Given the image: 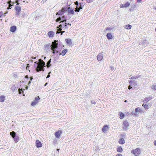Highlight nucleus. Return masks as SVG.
I'll return each mask as SVG.
<instances>
[{
  "label": "nucleus",
  "mask_w": 156,
  "mask_h": 156,
  "mask_svg": "<svg viewBox=\"0 0 156 156\" xmlns=\"http://www.w3.org/2000/svg\"><path fill=\"white\" fill-rule=\"evenodd\" d=\"M125 102H127V100H125Z\"/></svg>",
  "instance_id": "nucleus-60"
},
{
  "label": "nucleus",
  "mask_w": 156,
  "mask_h": 156,
  "mask_svg": "<svg viewBox=\"0 0 156 156\" xmlns=\"http://www.w3.org/2000/svg\"><path fill=\"white\" fill-rule=\"evenodd\" d=\"M40 99V98L39 96L37 97H36L35 100L33 101L31 103V105L32 106H34L35 105L37 104V103L38 101Z\"/></svg>",
  "instance_id": "nucleus-9"
},
{
  "label": "nucleus",
  "mask_w": 156,
  "mask_h": 156,
  "mask_svg": "<svg viewBox=\"0 0 156 156\" xmlns=\"http://www.w3.org/2000/svg\"><path fill=\"white\" fill-rule=\"evenodd\" d=\"M25 78L26 79H28L29 78H28V75H26V76H25Z\"/></svg>",
  "instance_id": "nucleus-46"
},
{
  "label": "nucleus",
  "mask_w": 156,
  "mask_h": 156,
  "mask_svg": "<svg viewBox=\"0 0 156 156\" xmlns=\"http://www.w3.org/2000/svg\"><path fill=\"white\" fill-rule=\"evenodd\" d=\"M36 57L33 58V57H32V59H35L36 58Z\"/></svg>",
  "instance_id": "nucleus-53"
},
{
  "label": "nucleus",
  "mask_w": 156,
  "mask_h": 156,
  "mask_svg": "<svg viewBox=\"0 0 156 156\" xmlns=\"http://www.w3.org/2000/svg\"><path fill=\"white\" fill-rule=\"evenodd\" d=\"M64 9L63 8H62L61 10L59 11L57 13V15L58 14V15H60V16L62 17V18L63 19H65L64 18Z\"/></svg>",
  "instance_id": "nucleus-7"
},
{
  "label": "nucleus",
  "mask_w": 156,
  "mask_h": 156,
  "mask_svg": "<svg viewBox=\"0 0 156 156\" xmlns=\"http://www.w3.org/2000/svg\"><path fill=\"white\" fill-rule=\"evenodd\" d=\"M80 6H79V8L78 7H76V9L75 10V12H79L80 9H82L83 8L82 7V6L81 5V4H80Z\"/></svg>",
  "instance_id": "nucleus-22"
},
{
  "label": "nucleus",
  "mask_w": 156,
  "mask_h": 156,
  "mask_svg": "<svg viewBox=\"0 0 156 156\" xmlns=\"http://www.w3.org/2000/svg\"><path fill=\"white\" fill-rule=\"evenodd\" d=\"M10 135H11L12 137L13 138L16 137V133L12 131L10 133Z\"/></svg>",
  "instance_id": "nucleus-25"
},
{
  "label": "nucleus",
  "mask_w": 156,
  "mask_h": 156,
  "mask_svg": "<svg viewBox=\"0 0 156 156\" xmlns=\"http://www.w3.org/2000/svg\"><path fill=\"white\" fill-rule=\"evenodd\" d=\"M16 27L15 26H13L10 28V31L12 32H14L16 30Z\"/></svg>",
  "instance_id": "nucleus-24"
},
{
  "label": "nucleus",
  "mask_w": 156,
  "mask_h": 156,
  "mask_svg": "<svg viewBox=\"0 0 156 156\" xmlns=\"http://www.w3.org/2000/svg\"><path fill=\"white\" fill-rule=\"evenodd\" d=\"M142 111L143 110L139 107L136 108H135V111L132 112V114L134 116H137L139 113L142 112Z\"/></svg>",
  "instance_id": "nucleus-4"
},
{
  "label": "nucleus",
  "mask_w": 156,
  "mask_h": 156,
  "mask_svg": "<svg viewBox=\"0 0 156 156\" xmlns=\"http://www.w3.org/2000/svg\"><path fill=\"white\" fill-rule=\"evenodd\" d=\"M5 99V97L4 96H0V102H3Z\"/></svg>",
  "instance_id": "nucleus-26"
},
{
  "label": "nucleus",
  "mask_w": 156,
  "mask_h": 156,
  "mask_svg": "<svg viewBox=\"0 0 156 156\" xmlns=\"http://www.w3.org/2000/svg\"><path fill=\"white\" fill-rule=\"evenodd\" d=\"M16 3H17V5H18L19 4V3H18V1H16Z\"/></svg>",
  "instance_id": "nucleus-55"
},
{
  "label": "nucleus",
  "mask_w": 156,
  "mask_h": 156,
  "mask_svg": "<svg viewBox=\"0 0 156 156\" xmlns=\"http://www.w3.org/2000/svg\"><path fill=\"white\" fill-rule=\"evenodd\" d=\"M62 21H61L59 23L61 24L59 26V28L60 30H64L63 31H61V35L63 33L65 32V31L67 30L69 26L68 25H69V23H67L66 20L65 19L62 18ZM69 25L71 26V24H70Z\"/></svg>",
  "instance_id": "nucleus-1"
},
{
  "label": "nucleus",
  "mask_w": 156,
  "mask_h": 156,
  "mask_svg": "<svg viewBox=\"0 0 156 156\" xmlns=\"http://www.w3.org/2000/svg\"><path fill=\"white\" fill-rule=\"evenodd\" d=\"M142 0H137V2L139 3H140L141 2Z\"/></svg>",
  "instance_id": "nucleus-42"
},
{
  "label": "nucleus",
  "mask_w": 156,
  "mask_h": 156,
  "mask_svg": "<svg viewBox=\"0 0 156 156\" xmlns=\"http://www.w3.org/2000/svg\"><path fill=\"white\" fill-rule=\"evenodd\" d=\"M137 78H138V77H137V76H133V77H131V78H129V79H137Z\"/></svg>",
  "instance_id": "nucleus-40"
},
{
  "label": "nucleus",
  "mask_w": 156,
  "mask_h": 156,
  "mask_svg": "<svg viewBox=\"0 0 156 156\" xmlns=\"http://www.w3.org/2000/svg\"><path fill=\"white\" fill-rule=\"evenodd\" d=\"M128 123L127 122V124ZM128 125L127 124V127H128Z\"/></svg>",
  "instance_id": "nucleus-61"
},
{
  "label": "nucleus",
  "mask_w": 156,
  "mask_h": 156,
  "mask_svg": "<svg viewBox=\"0 0 156 156\" xmlns=\"http://www.w3.org/2000/svg\"><path fill=\"white\" fill-rule=\"evenodd\" d=\"M153 98L151 96H150L148 97H146L144 100L143 102L144 103H147L150 100H151Z\"/></svg>",
  "instance_id": "nucleus-10"
},
{
  "label": "nucleus",
  "mask_w": 156,
  "mask_h": 156,
  "mask_svg": "<svg viewBox=\"0 0 156 156\" xmlns=\"http://www.w3.org/2000/svg\"><path fill=\"white\" fill-rule=\"evenodd\" d=\"M109 30V29H106V30L107 31L108 30Z\"/></svg>",
  "instance_id": "nucleus-57"
},
{
  "label": "nucleus",
  "mask_w": 156,
  "mask_h": 156,
  "mask_svg": "<svg viewBox=\"0 0 156 156\" xmlns=\"http://www.w3.org/2000/svg\"><path fill=\"white\" fill-rule=\"evenodd\" d=\"M27 65H27V66L26 67V68L27 70L29 68L28 66L29 65V64H27Z\"/></svg>",
  "instance_id": "nucleus-47"
},
{
  "label": "nucleus",
  "mask_w": 156,
  "mask_h": 156,
  "mask_svg": "<svg viewBox=\"0 0 156 156\" xmlns=\"http://www.w3.org/2000/svg\"><path fill=\"white\" fill-rule=\"evenodd\" d=\"M47 84V83H46V84H45V86H46Z\"/></svg>",
  "instance_id": "nucleus-58"
},
{
  "label": "nucleus",
  "mask_w": 156,
  "mask_h": 156,
  "mask_svg": "<svg viewBox=\"0 0 156 156\" xmlns=\"http://www.w3.org/2000/svg\"><path fill=\"white\" fill-rule=\"evenodd\" d=\"M116 156H122V155L120 154H119L116 155Z\"/></svg>",
  "instance_id": "nucleus-45"
},
{
  "label": "nucleus",
  "mask_w": 156,
  "mask_h": 156,
  "mask_svg": "<svg viewBox=\"0 0 156 156\" xmlns=\"http://www.w3.org/2000/svg\"><path fill=\"white\" fill-rule=\"evenodd\" d=\"M144 107L145 109H147L148 108V106L147 105L145 104L144 105Z\"/></svg>",
  "instance_id": "nucleus-38"
},
{
  "label": "nucleus",
  "mask_w": 156,
  "mask_h": 156,
  "mask_svg": "<svg viewBox=\"0 0 156 156\" xmlns=\"http://www.w3.org/2000/svg\"><path fill=\"white\" fill-rule=\"evenodd\" d=\"M68 50L67 49H65L63 50L61 53L59 54V55H62V56H64L65 55L66 53L67 52Z\"/></svg>",
  "instance_id": "nucleus-16"
},
{
  "label": "nucleus",
  "mask_w": 156,
  "mask_h": 156,
  "mask_svg": "<svg viewBox=\"0 0 156 156\" xmlns=\"http://www.w3.org/2000/svg\"><path fill=\"white\" fill-rule=\"evenodd\" d=\"M132 153L136 156L138 155L140 153V148H137L134 150L132 151Z\"/></svg>",
  "instance_id": "nucleus-6"
},
{
  "label": "nucleus",
  "mask_w": 156,
  "mask_h": 156,
  "mask_svg": "<svg viewBox=\"0 0 156 156\" xmlns=\"http://www.w3.org/2000/svg\"><path fill=\"white\" fill-rule=\"evenodd\" d=\"M18 91L19 92V94H21V91H22V89L19 88V89H18Z\"/></svg>",
  "instance_id": "nucleus-39"
},
{
  "label": "nucleus",
  "mask_w": 156,
  "mask_h": 156,
  "mask_svg": "<svg viewBox=\"0 0 156 156\" xmlns=\"http://www.w3.org/2000/svg\"><path fill=\"white\" fill-rule=\"evenodd\" d=\"M57 41H55L52 42V45L51 46V50L52 51V53H58V51L57 50L58 48V43H56Z\"/></svg>",
  "instance_id": "nucleus-2"
},
{
  "label": "nucleus",
  "mask_w": 156,
  "mask_h": 156,
  "mask_svg": "<svg viewBox=\"0 0 156 156\" xmlns=\"http://www.w3.org/2000/svg\"><path fill=\"white\" fill-rule=\"evenodd\" d=\"M130 4V3H129V2H127V7H128L129 5Z\"/></svg>",
  "instance_id": "nucleus-50"
},
{
  "label": "nucleus",
  "mask_w": 156,
  "mask_h": 156,
  "mask_svg": "<svg viewBox=\"0 0 156 156\" xmlns=\"http://www.w3.org/2000/svg\"><path fill=\"white\" fill-rule=\"evenodd\" d=\"M135 5H134V6H133V8H135Z\"/></svg>",
  "instance_id": "nucleus-54"
},
{
  "label": "nucleus",
  "mask_w": 156,
  "mask_h": 156,
  "mask_svg": "<svg viewBox=\"0 0 156 156\" xmlns=\"http://www.w3.org/2000/svg\"><path fill=\"white\" fill-rule=\"evenodd\" d=\"M14 141L16 142L17 143L18 142V136H16L15 138H13Z\"/></svg>",
  "instance_id": "nucleus-34"
},
{
  "label": "nucleus",
  "mask_w": 156,
  "mask_h": 156,
  "mask_svg": "<svg viewBox=\"0 0 156 156\" xmlns=\"http://www.w3.org/2000/svg\"><path fill=\"white\" fill-rule=\"evenodd\" d=\"M39 62H34L35 63H38V64H42L43 65H45V63L42 60H41V59H40L38 60Z\"/></svg>",
  "instance_id": "nucleus-15"
},
{
  "label": "nucleus",
  "mask_w": 156,
  "mask_h": 156,
  "mask_svg": "<svg viewBox=\"0 0 156 156\" xmlns=\"http://www.w3.org/2000/svg\"><path fill=\"white\" fill-rule=\"evenodd\" d=\"M62 133V131L60 130H59L57 131L55 134V137L56 138L59 137Z\"/></svg>",
  "instance_id": "nucleus-13"
},
{
  "label": "nucleus",
  "mask_w": 156,
  "mask_h": 156,
  "mask_svg": "<svg viewBox=\"0 0 156 156\" xmlns=\"http://www.w3.org/2000/svg\"><path fill=\"white\" fill-rule=\"evenodd\" d=\"M33 78L32 77H30V80H32L33 79Z\"/></svg>",
  "instance_id": "nucleus-51"
},
{
  "label": "nucleus",
  "mask_w": 156,
  "mask_h": 156,
  "mask_svg": "<svg viewBox=\"0 0 156 156\" xmlns=\"http://www.w3.org/2000/svg\"><path fill=\"white\" fill-rule=\"evenodd\" d=\"M51 59H50V60L47 62V67H49L51 65L50 64L51 62Z\"/></svg>",
  "instance_id": "nucleus-30"
},
{
  "label": "nucleus",
  "mask_w": 156,
  "mask_h": 156,
  "mask_svg": "<svg viewBox=\"0 0 156 156\" xmlns=\"http://www.w3.org/2000/svg\"><path fill=\"white\" fill-rule=\"evenodd\" d=\"M66 43L67 44H71V39H66Z\"/></svg>",
  "instance_id": "nucleus-35"
},
{
  "label": "nucleus",
  "mask_w": 156,
  "mask_h": 156,
  "mask_svg": "<svg viewBox=\"0 0 156 156\" xmlns=\"http://www.w3.org/2000/svg\"><path fill=\"white\" fill-rule=\"evenodd\" d=\"M151 88L154 90H156V85L154 84L152 85Z\"/></svg>",
  "instance_id": "nucleus-32"
},
{
  "label": "nucleus",
  "mask_w": 156,
  "mask_h": 156,
  "mask_svg": "<svg viewBox=\"0 0 156 156\" xmlns=\"http://www.w3.org/2000/svg\"><path fill=\"white\" fill-rule=\"evenodd\" d=\"M54 33L52 31H50L48 33V35L50 37H53Z\"/></svg>",
  "instance_id": "nucleus-17"
},
{
  "label": "nucleus",
  "mask_w": 156,
  "mask_h": 156,
  "mask_svg": "<svg viewBox=\"0 0 156 156\" xmlns=\"http://www.w3.org/2000/svg\"><path fill=\"white\" fill-rule=\"evenodd\" d=\"M119 142L120 144H123L125 143V140L123 138H122L119 140Z\"/></svg>",
  "instance_id": "nucleus-28"
},
{
  "label": "nucleus",
  "mask_w": 156,
  "mask_h": 156,
  "mask_svg": "<svg viewBox=\"0 0 156 156\" xmlns=\"http://www.w3.org/2000/svg\"><path fill=\"white\" fill-rule=\"evenodd\" d=\"M107 37L108 40H110L112 39V36L111 34L108 33L106 35Z\"/></svg>",
  "instance_id": "nucleus-21"
},
{
  "label": "nucleus",
  "mask_w": 156,
  "mask_h": 156,
  "mask_svg": "<svg viewBox=\"0 0 156 156\" xmlns=\"http://www.w3.org/2000/svg\"><path fill=\"white\" fill-rule=\"evenodd\" d=\"M110 69H111L113 71L115 70V68L113 67V66H111L110 67Z\"/></svg>",
  "instance_id": "nucleus-37"
},
{
  "label": "nucleus",
  "mask_w": 156,
  "mask_h": 156,
  "mask_svg": "<svg viewBox=\"0 0 156 156\" xmlns=\"http://www.w3.org/2000/svg\"><path fill=\"white\" fill-rule=\"evenodd\" d=\"M36 144L37 147H41L42 146L41 143L39 140L36 141Z\"/></svg>",
  "instance_id": "nucleus-12"
},
{
  "label": "nucleus",
  "mask_w": 156,
  "mask_h": 156,
  "mask_svg": "<svg viewBox=\"0 0 156 156\" xmlns=\"http://www.w3.org/2000/svg\"><path fill=\"white\" fill-rule=\"evenodd\" d=\"M130 85L129 86L128 89L129 90L132 89L134 86H136V83L135 80H131L129 81Z\"/></svg>",
  "instance_id": "nucleus-5"
},
{
  "label": "nucleus",
  "mask_w": 156,
  "mask_h": 156,
  "mask_svg": "<svg viewBox=\"0 0 156 156\" xmlns=\"http://www.w3.org/2000/svg\"><path fill=\"white\" fill-rule=\"evenodd\" d=\"M68 12L69 13H70L73 14L74 13L73 9L72 8H71L70 7L68 8Z\"/></svg>",
  "instance_id": "nucleus-18"
},
{
  "label": "nucleus",
  "mask_w": 156,
  "mask_h": 156,
  "mask_svg": "<svg viewBox=\"0 0 156 156\" xmlns=\"http://www.w3.org/2000/svg\"><path fill=\"white\" fill-rule=\"evenodd\" d=\"M16 75H15V77H16Z\"/></svg>",
  "instance_id": "nucleus-63"
},
{
  "label": "nucleus",
  "mask_w": 156,
  "mask_h": 156,
  "mask_svg": "<svg viewBox=\"0 0 156 156\" xmlns=\"http://www.w3.org/2000/svg\"><path fill=\"white\" fill-rule=\"evenodd\" d=\"M132 26L129 24H127V29H130L131 28Z\"/></svg>",
  "instance_id": "nucleus-36"
},
{
  "label": "nucleus",
  "mask_w": 156,
  "mask_h": 156,
  "mask_svg": "<svg viewBox=\"0 0 156 156\" xmlns=\"http://www.w3.org/2000/svg\"><path fill=\"white\" fill-rule=\"evenodd\" d=\"M125 27H127V25H126V26H125Z\"/></svg>",
  "instance_id": "nucleus-62"
},
{
  "label": "nucleus",
  "mask_w": 156,
  "mask_h": 156,
  "mask_svg": "<svg viewBox=\"0 0 156 156\" xmlns=\"http://www.w3.org/2000/svg\"><path fill=\"white\" fill-rule=\"evenodd\" d=\"M109 129V127L107 125H105L102 129V131L104 133H105L107 132Z\"/></svg>",
  "instance_id": "nucleus-8"
},
{
  "label": "nucleus",
  "mask_w": 156,
  "mask_h": 156,
  "mask_svg": "<svg viewBox=\"0 0 156 156\" xmlns=\"http://www.w3.org/2000/svg\"><path fill=\"white\" fill-rule=\"evenodd\" d=\"M15 8L16 11L17 12V14L18 15L19 14V12L21 10V7L18 6H16Z\"/></svg>",
  "instance_id": "nucleus-20"
},
{
  "label": "nucleus",
  "mask_w": 156,
  "mask_h": 156,
  "mask_svg": "<svg viewBox=\"0 0 156 156\" xmlns=\"http://www.w3.org/2000/svg\"><path fill=\"white\" fill-rule=\"evenodd\" d=\"M44 66H45V65H43L41 64H38V63H35L34 65V67L35 68L37 72H39L41 71H44Z\"/></svg>",
  "instance_id": "nucleus-3"
},
{
  "label": "nucleus",
  "mask_w": 156,
  "mask_h": 156,
  "mask_svg": "<svg viewBox=\"0 0 156 156\" xmlns=\"http://www.w3.org/2000/svg\"><path fill=\"white\" fill-rule=\"evenodd\" d=\"M16 75H15V77H16Z\"/></svg>",
  "instance_id": "nucleus-64"
},
{
  "label": "nucleus",
  "mask_w": 156,
  "mask_h": 156,
  "mask_svg": "<svg viewBox=\"0 0 156 156\" xmlns=\"http://www.w3.org/2000/svg\"><path fill=\"white\" fill-rule=\"evenodd\" d=\"M119 114L120 116H119L120 119H122L124 117V114L123 113L121 112H119Z\"/></svg>",
  "instance_id": "nucleus-23"
},
{
  "label": "nucleus",
  "mask_w": 156,
  "mask_h": 156,
  "mask_svg": "<svg viewBox=\"0 0 156 156\" xmlns=\"http://www.w3.org/2000/svg\"><path fill=\"white\" fill-rule=\"evenodd\" d=\"M142 44L144 47L148 45L149 44V42L146 40H144L141 43Z\"/></svg>",
  "instance_id": "nucleus-14"
},
{
  "label": "nucleus",
  "mask_w": 156,
  "mask_h": 156,
  "mask_svg": "<svg viewBox=\"0 0 156 156\" xmlns=\"http://www.w3.org/2000/svg\"><path fill=\"white\" fill-rule=\"evenodd\" d=\"M90 1V0H86V1L89 2H92V1Z\"/></svg>",
  "instance_id": "nucleus-48"
},
{
  "label": "nucleus",
  "mask_w": 156,
  "mask_h": 156,
  "mask_svg": "<svg viewBox=\"0 0 156 156\" xmlns=\"http://www.w3.org/2000/svg\"><path fill=\"white\" fill-rule=\"evenodd\" d=\"M127 115H129V112H127Z\"/></svg>",
  "instance_id": "nucleus-56"
},
{
  "label": "nucleus",
  "mask_w": 156,
  "mask_h": 156,
  "mask_svg": "<svg viewBox=\"0 0 156 156\" xmlns=\"http://www.w3.org/2000/svg\"><path fill=\"white\" fill-rule=\"evenodd\" d=\"M123 129L126 130L127 128V121L125 120L124 121L123 124Z\"/></svg>",
  "instance_id": "nucleus-19"
},
{
  "label": "nucleus",
  "mask_w": 156,
  "mask_h": 156,
  "mask_svg": "<svg viewBox=\"0 0 156 156\" xmlns=\"http://www.w3.org/2000/svg\"><path fill=\"white\" fill-rule=\"evenodd\" d=\"M51 73V72H49V73L48 75L46 77V78H48L50 77V74Z\"/></svg>",
  "instance_id": "nucleus-41"
},
{
  "label": "nucleus",
  "mask_w": 156,
  "mask_h": 156,
  "mask_svg": "<svg viewBox=\"0 0 156 156\" xmlns=\"http://www.w3.org/2000/svg\"><path fill=\"white\" fill-rule=\"evenodd\" d=\"M103 58V54L102 53H99L97 56V59L98 61H101Z\"/></svg>",
  "instance_id": "nucleus-11"
},
{
  "label": "nucleus",
  "mask_w": 156,
  "mask_h": 156,
  "mask_svg": "<svg viewBox=\"0 0 156 156\" xmlns=\"http://www.w3.org/2000/svg\"><path fill=\"white\" fill-rule=\"evenodd\" d=\"M120 8H123V7H127V3H126L124 4H121L120 5Z\"/></svg>",
  "instance_id": "nucleus-31"
},
{
  "label": "nucleus",
  "mask_w": 156,
  "mask_h": 156,
  "mask_svg": "<svg viewBox=\"0 0 156 156\" xmlns=\"http://www.w3.org/2000/svg\"><path fill=\"white\" fill-rule=\"evenodd\" d=\"M117 151L118 152H120L122 151V149L121 147H119L117 148Z\"/></svg>",
  "instance_id": "nucleus-27"
},
{
  "label": "nucleus",
  "mask_w": 156,
  "mask_h": 156,
  "mask_svg": "<svg viewBox=\"0 0 156 156\" xmlns=\"http://www.w3.org/2000/svg\"><path fill=\"white\" fill-rule=\"evenodd\" d=\"M46 58V57H44V59H45Z\"/></svg>",
  "instance_id": "nucleus-59"
},
{
  "label": "nucleus",
  "mask_w": 156,
  "mask_h": 156,
  "mask_svg": "<svg viewBox=\"0 0 156 156\" xmlns=\"http://www.w3.org/2000/svg\"><path fill=\"white\" fill-rule=\"evenodd\" d=\"M2 13L1 12H0V18L2 16Z\"/></svg>",
  "instance_id": "nucleus-49"
},
{
  "label": "nucleus",
  "mask_w": 156,
  "mask_h": 156,
  "mask_svg": "<svg viewBox=\"0 0 156 156\" xmlns=\"http://www.w3.org/2000/svg\"><path fill=\"white\" fill-rule=\"evenodd\" d=\"M11 90L12 91L14 92L16 90H17V89L15 86H13L11 87Z\"/></svg>",
  "instance_id": "nucleus-29"
},
{
  "label": "nucleus",
  "mask_w": 156,
  "mask_h": 156,
  "mask_svg": "<svg viewBox=\"0 0 156 156\" xmlns=\"http://www.w3.org/2000/svg\"><path fill=\"white\" fill-rule=\"evenodd\" d=\"M75 4L77 5L76 7H79L78 5V2H75Z\"/></svg>",
  "instance_id": "nucleus-43"
},
{
  "label": "nucleus",
  "mask_w": 156,
  "mask_h": 156,
  "mask_svg": "<svg viewBox=\"0 0 156 156\" xmlns=\"http://www.w3.org/2000/svg\"><path fill=\"white\" fill-rule=\"evenodd\" d=\"M61 20V21H62V17L61 16H59L58 18L56 20V22H59Z\"/></svg>",
  "instance_id": "nucleus-33"
},
{
  "label": "nucleus",
  "mask_w": 156,
  "mask_h": 156,
  "mask_svg": "<svg viewBox=\"0 0 156 156\" xmlns=\"http://www.w3.org/2000/svg\"><path fill=\"white\" fill-rule=\"evenodd\" d=\"M154 144L155 146H156V140L154 141Z\"/></svg>",
  "instance_id": "nucleus-44"
},
{
  "label": "nucleus",
  "mask_w": 156,
  "mask_h": 156,
  "mask_svg": "<svg viewBox=\"0 0 156 156\" xmlns=\"http://www.w3.org/2000/svg\"><path fill=\"white\" fill-rule=\"evenodd\" d=\"M31 83V81H30H30H29V82L28 83H29V84H30V83Z\"/></svg>",
  "instance_id": "nucleus-52"
}]
</instances>
